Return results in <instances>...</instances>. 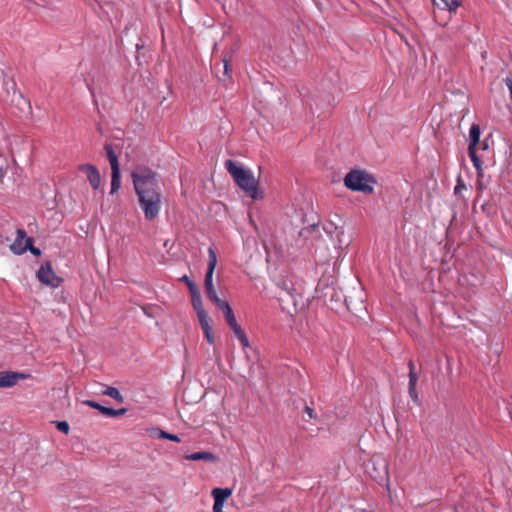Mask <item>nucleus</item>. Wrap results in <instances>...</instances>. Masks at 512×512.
<instances>
[{
  "instance_id": "4",
  "label": "nucleus",
  "mask_w": 512,
  "mask_h": 512,
  "mask_svg": "<svg viewBox=\"0 0 512 512\" xmlns=\"http://www.w3.org/2000/svg\"><path fill=\"white\" fill-rule=\"evenodd\" d=\"M216 265H217L216 252L214 251V249L212 247H209L208 248V267H207V271L205 274L204 286H205L207 297L213 304H216L217 302H219L221 300L218 297L215 287L213 285V274H214Z\"/></svg>"
},
{
  "instance_id": "16",
  "label": "nucleus",
  "mask_w": 512,
  "mask_h": 512,
  "mask_svg": "<svg viewBox=\"0 0 512 512\" xmlns=\"http://www.w3.org/2000/svg\"><path fill=\"white\" fill-rule=\"evenodd\" d=\"M104 149H105V152H106V157H107V159H108V161L110 163L111 170L120 169L119 162H118V157L115 154L112 145L111 144H105Z\"/></svg>"
},
{
  "instance_id": "17",
  "label": "nucleus",
  "mask_w": 512,
  "mask_h": 512,
  "mask_svg": "<svg viewBox=\"0 0 512 512\" xmlns=\"http://www.w3.org/2000/svg\"><path fill=\"white\" fill-rule=\"evenodd\" d=\"M214 70L217 73L218 78L220 80H225L227 77H229V73H230V67H229L228 61L226 59H224L222 61V63L215 64Z\"/></svg>"
},
{
  "instance_id": "14",
  "label": "nucleus",
  "mask_w": 512,
  "mask_h": 512,
  "mask_svg": "<svg viewBox=\"0 0 512 512\" xmlns=\"http://www.w3.org/2000/svg\"><path fill=\"white\" fill-rule=\"evenodd\" d=\"M185 458L187 460H191V461L203 460V461L211 462V463H215L218 461L217 456L208 451L191 453V454L186 455Z\"/></svg>"
},
{
  "instance_id": "9",
  "label": "nucleus",
  "mask_w": 512,
  "mask_h": 512,
  "mask_svg": "<svg viewBox=\"0 0 512 512\" xmlns=\"http://www.w3.org/2000/svg\"><path fill=\"white\" fill-rule=\"evenodd\" d=\"M231 488H214L211 495L214 499L213 512H223V507L226 500L232 495Z\"/></svg>"
},
{
  "instance_id": "23",
  "label": "nucleus",
  "mask_w": 512,
  "mask_h": 512,
  "mask_svg": "<svg viewBox=\"0 0 512 512\" xmlns=\"http://www.w3.org/2000/svg\"><path fill=\"white\" fill-rule=\"evenodd\" d=\"M157 436L161 439H167L173 442H180V438L176 434L168 433L164 430H157Z\"/></svg>"
},
{
  "instance_id": "8",
  "label": "nucleus",
  "mask_w": 512,
  "mask_h": 512,
  "mask_svg": "<svg viewBox=\"0 0 512 512\" xmlns=\"http://www.w3.org/2000/svg\"><path fill=\"white\" fill-rule=\"evenodd\" d=\"M78 170L86 175L87 181L94 190L99 189L101 185V176L96 166L92 164H81Z\"/></svg>"
},
{
  "instance_id": "27",
  "label": "nucleus",
  "mask_w": 512,
  "mask_h": 512,
  "mask_svg": "<svg viewBox=\"0 0 512 512\" xmlns=\"http://www.w3.org/2000/svg\"><path fill=\"white\" fill-rule=\"evenodd\" d=\"M231 330L233 331L236 338L245 335V332L243 331L239 324H237L236 326H232Z\"/></svg>"
},
{
  "instance_id": "15",
  "label": "nucleus",
  "mask_w": 512,
  "mask_h": 512,
  "mask_svg": "<svg viewBox=\"0 0 512 512\" xmlns=\"http://www.w3.org/2000/svg\"><path fill=\"white\" fill-rule=\"evenodd\" d=\"M433 4L439 9L455 12L461 5V0H433Z\"/></svg>"
},
{
  "instance_id": "18",
  "label": "nucleus",
  "mask_w": 512,
  "mask_h": 512,
  "mask_svg": "<svg viewBox=\"0 0 512 512\" xmlns=\"http://www.w3.org/2000/svg\"><path fill=\"white\" fill-rule=\"evenodd\" d=\"M418 382V375L416 372L409 373V385H408V391L409 395L412 398L414 402L418 401V394L416 392V385Z\"/></svg>"
},
{
  "instance_id": "19",
  "label": "nucleus",
  "mask_w": 512,
  "mask_h": 512,
  "mask_svg": "<svg viewBox=\"0 0 512 512\" xmlns=\"http://www.w3.org/2000/svg\"><path fill=\"white\" fill-rule=\"evenodd\" d=\"M210 322H211V320H207V321L201 322L199 324L203 330V333L205 335L207 342L209 344H214V335H213L212 326H211Z\"/></svg>"
},
{
  "instance_id": "22",
  "label": "nucleus",
  "mask_w": 512,
  "mask_h": 512,
  "mask_svg": "<svg viewBox=\"0 0 512 512\" xmlns=\"http://www.w3.org/2000/svg\"><path fill=\"white\" fill-rule=\"evenodd\" d=\"M220 310H222L224 316H225V319L227 317H229L231 314H233V310L232 308L230 307L229 303L225 300H220L219 302H217L215 304Z\"/></svg>"
},
{
  "instance_id": "28",
  "label": "nucleus",
  "mask_w": 512,
  "mask_h": 512,
  "mask_svg": "<svg viewBox=\"0 0 512 512\" xmlns=\"http://www.w3.org/2000/svg\"><path fill=\"white\" fill-rule=\"evenodd\" d=\"M237 339L240 341L243 348L249 347L250 343L246 334L241 337H238Z\"/></svg>"
},
{
  "instance_id": "29",
  "label": "nucleus",
  "mask_w": 512,
  "mask_h": 512,
  "mask_svg": "<svg viewBox=\"0 0 512 512\" xmlns=\"http://www.w3.org/2000/svg\"><path fill=\"white\" fill-rule=\"evenodd\" d=\"M226 321H227V323H228L230 328L232 326H236L238 324L237 321H236V317H235L234 313L231 314L229 317H227Z\"/></svg>"
},
{
  "instance_id": "2",
  "label": "nucleus",
  "mask_w": 512,
  "mask_h": 512,
  "mask_svg": "<svg viewBox=\"0 0 512 512\" xmlns=\"http://www.w3.org/2000/svg\"><path fill=\"white\" fill-rule=\"evenodd\" d=\"M225 167L236 184L252 199L258 200L263 197V192L259 190L258 181L251 170L245 169L230 159L225 161Z\"/></svg>"
},
{
  "instance_id": "21",
  "label": "nucleus",
  "mask_w": 512,
  "mask_h": 512,
  "mask_svg": "<svg viewBox=\"0 0 512 512\" xmlns=\"http://www.w3.org/2000/svg\"><path fill=\"white\" fill-rule=\"evenodd\" d=\"M103 394L106 395V396H109V397H111L113 399H115L118 402H123V400H124V398L121 395V393L119 392V390L117 388H115V387H107L103 391Z\"/></svg>"
},
{
  "instance_id": "20",
  "label": "nucleus",
  "mask_w": 512,
  "mask_h": 512,
  "mask_svg": "<svg viewBox=\"0 0 512 512\" xmlns=\"http://www.w3.org/2000/svg\"><path fill=\"white\" fill-rule=\"evenodd\" d=\"M121 186L120 169L111 170V194L118 191Z\"/></svg>"
},
{
  "instance_id": "7",
  "label": "nucleus",
  "mask_w": 512,
  "mask_h": 512,
  "mask_svg": "<svg viewBox=\"0 0 512 512\" xmlns=\"http://www.w3.org/2000/svg\"><path fill=\"white\" fill-rule=\"evenodd\" d=\"M32 243V238L27 237L26 232L22 229H17L16 238L10 245V250L16 254L21 255L28 250Z\"/></svg>"
},
{
  "instance_id": "33",
  "label": "nucleus",
  "mask_w": 512,
  "mask_h": 512,
  "mask_svg": "<svg viewBox=\"0 0 512 512\" xmlns=\"http://www.w3.org/2000/svg\"><path fill=\"white\" fill-rule=\"evenodd\" d=\"M408 367H409V373L415 372L414 363L412 361H409Z\"/></svg>"
},
{
  "instance_id": "13",
  "label": "nucleus",
  "mask_w": 512,
  "mask_h": 512,
  "mask_svg": "<svg viewBox=\"0 0 512 512\" xmlns=\"http://www.w3.org/2000/svg\"><path fill=\"white\" fill-rule=\"evenodd\" d=\"M191 298H192V305L196 312L199 323L207 321V320H211L209 315L207 314V312L205 311V309L203 307L200 292L191 295Z\"/></svg>"
},
{
  "instance_id": "24",
  "label": "nucleus",
  "mask_w": 512,
  "mask_h": 512,
  "mask_svg": "<svg viewBox=\"0 0 512 512\" xmlns=\"http://www.w3.org/2000/svg\"><path fill=\"white\" fill-rule=\"evenodd\" d=\"M180 281H183V282H185L187 284L188 289H189L191 295L200 292L198 287H197V285L192 280H190V278L187 275L182 276L180 278Z\"/></svg>"
},
{
  "instance_id": "32",
  "label": "nucleus",
  "mask_w": 512,
  "mask_h": 512,
  "mask_svg": "<svg viewBox=\"0 0 512 512\" xmlns=\"http://www.w3.org/2000/svg\"><path fill=\"white\" fill-rule=\"evenodd\" d=\"M28 250L35 256L41 255V250L39 248L33 247L32 244L28 247Z\"/></svg>"
},
{
  "instance_id": "10",
  "label": "nucleus",
  "mask_w": 512,
  "mask_h": 512,
  "mask_svg": "<svg viewBox=\"0 0 512 512\" xmlns=\"http://www.w3.org/2000/svg\"><path fill=\"white\" fill-rule=\"evenodd\" d=\"M26 375L23 373H17V372H0V387L1 388H8L14 386L18 380L25 379Z\"/></svg>"
},
{
  "instance_id": "26",
  "label": "nucleus",
  "mask_w": 512,
  "mask_h": 512,
  "mask_svg": "<svg viewBox=\"0 0 512 512\" xmlns=\"http://www.w3.org/2000/svg\"><path fill=\"white\" fill-rule=\"evenodd\" d=\"M55 425H56V428L64 434H68L70 431V426H69L68 422H66V421H56Z\"/></svg>"
},
{
  "instance_id": "34",
  "label": "nucleus",
  "mask_w": 512,
  "mask_h": 512,
  "mask_svg": "<svg viewBox=\"0 0 512 512\" xmlns=\"http://www.w3.org/2000/svg\"><path fill=\"white\" fill-rule=\"evenodd\" d=\"M488 149L487 139L482 141V151Z\"/></svg>"
},
{
  "instance_id": "3",
  "label": "nucleus",
  "mask_w": 512,
  "mask_h": 512,
  "mask_svg": "<svg viewBox=\"0 0 512 512\" xmlns=\"http://www.w3.org/2000/svg\"><path fill=\"white\" fill-rule=\"evenodd\" d=\"M344 184L352 191L363 193H372L373 191L368 174L361 170L350 171L344 178Z\"/></svg>"
},
{
  "instance_id": "6",
  "label": "nucleus",
  "mask_w": 512,
  "mask_h": 512,
  "mask_svg": "<svg viewBox=\"0 0 512 512\" xmlns=\"http://www.w3.org/2000/svg\"><path fill=\"white\" fill-rule=\"evenodd\" d=\"M37 278L41 283L51 287H58L61 279L54 273L51 264H43L37 271Z\"/></svg>"
},
{
  "instance_id": "30",
  "label": "nucleus",
  "mask_w": 512,
  "mask_h": 512,
  "mask_svg": "<svg viewBox=\"0 0 512 512\" xmlns=\"http://www.w3.org/2000/svg\"><path fill=\"white\" fill-rule=\"evenodd\" d=\"M304 411L307 414V416L309 417V419H316V414L311 407L306 406Z\"/></svg>"
},
{
  "instance_id": "1",
  "label": "nucleus",
  "mask_w": 512,
  "mask_h": 512,
  "mask_svg": "<svg viewBox=\"0 0 512 512\" xmlns=\"http://www.w3.org/2000/svg\"><path fill=\"white\" fill-rule=\"evenodd\" d=\"M134 190L145 219H156L162 208V191L159 175L152 169L138 165L131 174Z\"/></svg>"
},
{
  "instance_id": "11",
  "label": "nucleus",
  "mask_w": 512,
  "mask_h": 512,
  "mask_svg": "<svg viewBox=\"0 0 512 512\" xmlns=\"http://www.w3.org/2000/svg\"><path fill=\"white\" fill-rule=\"evenodd\" d=\"M83 404L98 410L100 413H102L103 415H106L108 417H116V416H120V415H123L126 413V409H124V408L115 410L113 408L102 406L101 404H99L93 400H85L83 402Z\"/></svg>"
},
{
  "instance_id": "31",
  "label": "nucleus",
  "mask_w": 512,
  "mask_h": 512,
  "mask_svg": "<svg viewBox=\"0 0 512 512\" xmlns=\"http://www.w3.org/2000/svg\"><path fill=\"white\" fill-rule=\"evenodd\" d=\"M504 82H505V84H506V86H507V88H508V90H509V93H510V99H511V101H512V79H511V78H506V79L504 80Z\"/></svg>"
},
{
  "instance_id": "12",
  "label": "nucleus",
  "mask_w": 512,
  "mask_h": 512,
  "mask_svg": "<svg viewBox=\"0 0 512 512\" xmlns=\"http://www.w3.org/2000/svg\"><path fill=\"white\" fill-rule=\"evenodd\" d=\"M325 231L331 236L332 241L334 243V247L337 251L342 250L349 243L343 240L344 229L335 226L333 230H329L328 227H325Z\"/></svg>"
},
{
  "instance_id": "25",
  "label": "nucleus",
  "mask_w": 512,
  "mask_h": 512,
  "mask_svg": "<svg viewBox=\"0 0 512 512\" xmlns=\"http://www.w3.org/2000/svg\"><path fill=\"white\" fill-rule=\"evenodd\" d=\"M464 190L466 191L467 187L464 184V182L462 181V179L459 177L458 180H457V185L454 188V193L457 196L464 197V195L462 193Z\"/></svg>"
},
{
  "instance_id": "5",
  "label": "nucleus",
  "mask_w": 512,
  "mask_h": 512,
  "mask_svg": "<svg viewBox=\"0 0 512 512\" xmlns=\"http://www.w3.org/2000/svg\"><path fill=\"white\" fill-rule=\"evenodd\" d=\"M480 140V125L473 124L469 134L468 153L477 172V182L480 180V158L477 155V144Z\"/></svg>"
}]
</instances>
